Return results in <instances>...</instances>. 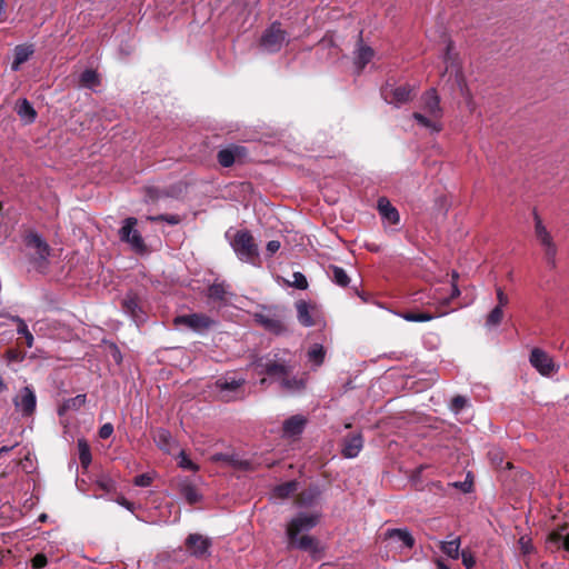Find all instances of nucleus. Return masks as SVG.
<instances>
[{"label":"nucleus","mask_w":569,"mask_h":569,"mask_svg":"<svg viewBox=\"0 0 569 569\" xmlns=\"http://www.w3.org/2000/svg\"><path fill=\"white\" fill-rule=\"evenodd\" d=\"M321 515L319 512H299L287 523V548L309 552L313 558L321 553L322 549L317 538L308 535L318 526Z\"/></svg>","instance_id":"nucleus-1"},{"label":"nucleus","mask_w":569,"mask_h":569,"mask_svg":"<svg viewBox=\"0 0 569 569\" xmlns=\"http://www.w3.org/2000/svg\"><path fill=\"white\" fill-rule=\"evenodd\" d=\"M420 102L425 113L413 112L412 118L418 124L429 129L431 132H440L442 130L440 119L442 118L443 110L440 106V97L437 90L433 88L427 90L421 96Z\"/></svg>","instance_id":"nucleus-2"},{"label":"nucleus","mask_w":569,"mask_h":569,"mask_svg":"<svg viewBox=\"0 0 569 569\" xmlns=\"http://www.w3.org/2000/svg\"><path fill=\"white\" fill-rule=\"evenodd\" d=\"M244 377L234 372H227L220 376L213 383V390L220 400L231 402L244 398Z\"/></svg>","instance_id":"nucleus-3"},{"label":"nucleus","mask_w":569,"mask_h":569,"mask_svg":"<svg viewBox=\"0 0 569 569\" xmlns=\"http://www.w3.org/2000/svg\"><path fill=\"white\" fill-rule=\"evenodd\" d=\"M253 319L268 332L277 336L287 332L284 309L280 306H260L253 313Z\"/></svg>","instance_id":"nucleus-4"},{"label":"nucleus","mask_w":569,"mask_h":569,"mask_svg":"<svg viewBox=\"0 0 569 569\" xmlns=\"http://www.w3.org/2000/svg\"><path fill=\"white\" fill-rule=\"evenodd\" d=\"M230 244L241 261L254 264L259 259L258 244L250 231L246 229L238 230Z\"/></svg>","instance_id":"nucleus-5"},{"label":"nucleus","mask_w":569,"mask_h":569,"mask_svg":"<svg viewBox=\"0 0 569 569\" xmlns=\"http://www.w3.org/2000/svg\"><path fill=\"white\" fill-rule=\"evenodd\" d=\"M288 43L289 36L287 31L281 28L280 22L274 21L262 32L259 48L267 53H277Z\"/></svg>","instance_id":"nucleus-6"},{"label":"nucleus","mask_w":569,"mask_h":569,"mask_svg":"<svg viewBox=\"0 0 569 569\" xmlns=\"http://www.w3.org/2000/svg\"><path fill=\"white\" fill-rule=\"evenodd\" d=\"M24 244L31 251L30 260L37 268H46L51 248L37 232H30L24 237Z\"/></svg>","instance_id":"nucleus-7"},{"label":"nucleus","mask_w":569,"mask_h":569,"mask_svg":"<svg viewBox=\"0 0 569 569\" xmlns=\"http://www.w3.org/2000/svg\"><path fill=\"white\" fill-rule=\"evenodd\" d=\"M138 219L129 217L123 220L122 227L119 229V238L122 242L130 246L136 253L143 254L148 251L147 244L137 229Z\"/></svg>","instance_id":"nucleus-8"},{"label":"nucleus","mask_w":569,"mask_h":569,"mask_svg":"<svg viewBox=\"0 0 569 569\" xmlns=\"http://www.w3.org/2000/svg\"><path fill=\"white\" fill-rule=\"evenodd\" d=\"M416 96V88L411 84L392 86L387 83L381 88V97L383 100L399 108L401 104L408 103Z\"/></svg>","instance_id":"nucleus-9"},{"label":"nucleus","mask_w":569,"mask_h":569,"mask_svg":"<svg viewBox=\"0 0 569 569\" xmlns=\"http://www.w3.org/2000/svg\"><path fill=\"white\" fill-rule=\"evenodd\" d=\"M173 325L176 327H186L197 333H204L216 325V321L204 313L194 312L177 316L173 319Z\"/></svg>","instance_id":"nucleus-10"},{"label":"nucleus","mask_w":569,"mask_h":569,"mask_svg":"<svg viewBox=\"0 0 569 569\" xmlns=\"http://www.w3.org/2000/svg\"><path fill=\"white\" fill-rule=\"evenodd\" d=\"M529 362L541 376L550 377L559 370L553 359L540 348L531 350Z\"/></svg>","instance_id":"nucleus-11"},{"label":"nucleus","mask_w":569,"mask_h":569,"mask_svg":"<svg viewBox=\"0 0 569 569\" xmlns=\"http://www.w3.org/2000/svg\"><path fill=\"white\" fill-rule=\"evenodd\" d=\"M535 233L541 246L545 247V254L548 263L551 267L556 266L557 247L546 227L543 226L540 217L535 212Z\"/></svg>","instance_id":"nucleus-12"},{"label":"nucleus","mask_w":569,"mask_h":569,"mask_svg":"<svg viewBox=\"0 0 569 569\" xmlns=\"http://www.w3.org/2000/svg\"><path fill=\"white\" fill-rule=\"evenodd\" d=\"M14 407L21 411L22 416H31L37 406V397L32 388L23 387L13 398Z\"/></svg>","instance_id":"nucleus-13"},{"label":"nucleus","mask_w":569,"mask_h":569,"mask_svg":"<svg viewBox=\"0 0 569 569\" xmlns=\"http://www.w3.org/2000/svg\"><path fill=\"white\" fill-rule=\"evenodd\" d=\"M211 545V539L200 533H190L184 542L186 550L197 558H202L209 555Z\"/></svg>","instance_id":"nucleus-14"},{"label":"nucleus","mask_w":569,"mask_h":569,"mask_svg":"<svg viewBox=\"0 0 569 569\" xmlns=\"http://www.w3.org/2000/svg\"><path fill=\"white\" fill-rule=\"evenodd\" d=\"M176 488L189 505H196L202 500V493L188 477L177 478Z\"/></svg>","instance_id":"nucleus-15"},{"label":"nucleus","mask_w":569,"mask_h":569,"mask_svg":"<svg viewBox=\"0 0 569 569\" xmlns=\"http://www.w3.org/2000/svg\"><path fill=\"white\" fill-rule=\"evenodd\" d=\"M259 367H261V373H266L267 376L279 380L292 372V367L284 360L278 358L267 359L266 362H260Z\"/></svg>","instance_id":"nucleus-16"},{"label":"nucleus","mask_w":569,"mask_h":569,"mask_svg":"<svg viewBox=\"0 0 569 569\" xmlns=\"http://www.w3.org/2000/svg\"><path fill=\"white\" fill-rule=\"evenodd\" d=\"M297 318L300 325L303 327L316 326L319 318V311L316 306L310 305L305 300L296 302Z\"/></svg>","instance_id":"nucleus-17"},{"label":"nucleus","mask_w":569,"mask_h":569,"mask_svg":"<svg viewBox=\"0 0 569 569\" xmlns=\"http://www.w3.org/2000/svg\"><path fill=\"white\" fill-rule=\"evenodd\" d=\"M122 310L130 316L137 323L143 322L146 320V313L142 310L138 297L129 292L121 301Z\"/></svg>","instance_id":"nucleus-18"},{"label":"nucleus","mask_w":569,"mask_h":569,"mask_svg":"<svg viewBox=\"0 0 569 569\" xmlns=\"http://www.w3.org/2000/svg\"><path fill=\"white\" fill-rule=\"evenodd\" d=\"M247 156V149L242 146L232 144L217 153V160L224 168L231 167L238 159Z\"/></svg>","instance_id":"nucleus-19"},{"label":"nucleus","mask_w":569,"mask_h":569,"mask_svg":"<svg viewBox=\"0 0 569 569\" xmlns=\"http://www.w3.org/2000/svg\"><path fill=\"white\" fill-rule=\"evenodd\" d=\"M307 425V419L302 415H295L286 419L282 423V437L293 438L300 436Z\"/></svg>","instance_id":"nucleus-20"},{"label":"nucleus","mask_w":569,"mask_h":569,"mask_svg":"<svg viewBox=\"0 0 569 569\" xmlns=\"http://www.w3.org/2000/svg\"><path fill=\"white\" fill-rule=\"evenodd\" d=\"M385 538L396 542L400 549H411L415 546V538L406 528L388 529Z\"/></svg>","instance_id":"nucleus-21"},{"label":"nucleus","mask_w":569,"mask_h":569,"mask_svg":"<svg viewBox=\"0 0 569 569\" xmlns=\"http://www.w3.org/2000/svg\"><path fill=\"white\" fill-rule=\"evenodd\" d=\"M377 208L382 219L387 220L391 224L399 223V212L386 197L379 198Z\"/></svg>","instance_id":"nucleus-22"},{"label":"nucleus","mask_w":569,"mask_h":569,"mask_svg":"<svg viewBox=\"0 0 569 569\" xmlns=\"http://www.w3.org/2000/svg\"><path fill=\"white\" fill-rule=\"evenodd\" d=\"M363 441L361 435H353L343 439L342 456L346 458H355L362 449Z\"/></svg>","instance_id":"nucleus-23"},{"label":"nucleus","mask_w":569,"mask_h":569,"mask_svg":"<svg viewBox=\"0 0 569 569\" xmlns=\"http://www.w3.org/2000/svg\"><path fill=\"white\" fill-rule=\"evenodd\" d=\"M14 109L17 114L26 124H30L36 121L37 111L27 99L18 100Z\"/></svg>","instance_id":"nucleus-24"},{"label":"nucleus","mask_w":569,"mask_h":569,"mask_svg":"<svg viewBox=\"0 0 569 569\" xmlns=\"http://www.w3.org/2000/svg\"><path fill=\"white\" fill-rule=\"evenodd\" d=\"M327 273L331 281L339 287L346 288L350 283V277L347 274L346 270L339 266L329 264Z\"/></svg>","instance_id":"nucleus-25"},{"label":"nucleus","mask_w":569,"mask_h":569,"mask_svg":"<svg viewBox=\"0 0 569 569\" xmlns=\"http://www.w3.org/2000/svg\"><path fill=\"white\" fill-rule=\"evenodd\" d=\"M153 440L159 449L170 452L171 450V443H172V436L169 430L164 428H158L153 432Z\"/></svg>","instance_id":"nucleus-26"},{"label":"nucleus","mask_w":569,"mask_h":569,"mask_svg":"<svg viewBox=\"0 0 569 569\" xmlns=\"http://www.w3.org/2000/svg\"><path fill=\"white\" fill-rule=\"evenodd\" d=\"M32 53L33 50L30 47L17 46L14 49V59L11 63V69L13 71H18L20 66L28 61Z\"/></svg>","instance_id":"nucleus-27"},{"label":"nucleus","mask_w":569,"mask_h":569,"mask_svg":"<svg viewBox=\"0 0 569 569\" xmlns=\"http://www.w3.org/2000/svg\"><path fill=\"white\" fill-rule=\"evenodd\" d=\"M228 293V286L224 282H213L208 288V298L214 301H224Z\"/></svg>","instance_id":"nucleus-28"},{"label":"nucleus","mask_w":569,"mask_h":569,"mask_svg":"<svg viewBox=\"0 0 569 569\" xmlns=\"http://www.w3.org/2000/svg\"><path fill=\"white\" fill-rule=\"evenodd\" d=\"M373 50L369 46H360L357 50L355 63L359 69H363L366 64L372 59Z\"/></svg>","instance_id":"nucleus-29"},{"label":"nucleus","mask_w":569,"mask_h":569,"mask_svg":"<svg viewBox=\"0 0 569 569\" xmlns=\"http://www.w3.org/2000/svg\"><path fill=\"white\" fill-rule=\"evenodd\" d=\"M281 388L288 392L300 391L305 388V382L302 379H298L296 377L284 376L280 379Z\"/></svg>","instance_id":"nucleus-30"},{"label":"nucleus","mask_w":569,"mask_h":569,"mask_svg":"<svg viewBox=\"0 0 569 569\" xmlns=\"http://www.w3.org/2000/svg\"><path fill=\"white\" fill-rule=\"evenodd\" d=\"M86 401H87L86 395H78L73 398H69L63 402V405L59 409V413L62 415L64 411H68V410H78L82 406H84Z\"/></svg>","instance_id":"nucleus-31"},{"label":"nucleus","mask_w":569,"mask_h":569,"mask_svg":"<svg viewBox=\"0 0 569 569\" xmlns=\"http://www.w3.org/2000/svg\"><path fill=\"white\" fill-rule=\"evenodd\" d=\"M80 82L83 87L92 89L100 84L99 74L92 69H87L81 73Z\"/></svg>","instance_id":"nucleus-32"},{"label":"nucleus","mask_w":569,"mask_h":569,"mask_svg":"<svg viewBox=\"0 0 569 569\" xmlns=\"http://www.w3.org/2000/svg\"><path fill=\"white\" fill-rule=\"evenodd\" d=\"M79 460L83 468L91 463V451L88 442L84 439L78 440Z\"/></svg>","instance_id":"nucleus-33"},{"label":"nucleus","mask_w":569,"mask_h":569,"mask_svg":"<svg viewBox=\"0 0 569 569\" xmlns=\"http://www.w3.org/2000/svg\"><path fill=\"white\" fill-rule=\"evenodd\" d=\"M460 549V539L455 538L441 543V551L452 559H458Z\"/></svg>","instance_id":"nucleus-34"},{"label":"nucleus","mask_w":569,"mask_h":569,"mask_svg":"<svg viewBox=\"0 0 569 569\" xmlns=\"http://www.w3.org/2000/svg\"><path fill=\"white\" fill-rule=\"evenodd\" d=\"M298 488V482L295 480L281 483L274 488L277 497L284 499L291 496Z\"/></svg>","instance_id":"nucleus-35"},{"label":"nucleus","mask_w":569,"mask_h":569,"mask_svg":"<svg viewBox=\"0 0 569 569\" xmlns=\"http://www.w3.org/2000/svg\"><path fill=\"white\" fill-rule=\"evenodd\" d=\"M12 320L14 322H17L18 325V328H17V332L21 336H23L26 338V343L29 348L32 347L33 345V336L32 333L29 331L28 329V326L26 325L24 320L21 319L20 317L16 316V317H12Z\"/></svg>","instance_id":"nucleus-36"},{"label":"nucleus","mask_w":569,"mask_h":569,"mask_svg":"<svg viewBox=\"0 0 569 569\" xmlns=\"http://www.w3.org/2000/svg\"><path fill=\"white\" fill-rule=\"evenodd\" d=\"M401 317L410 322H426L432 320L436 317V315L429 312L407 311L402 313Z\"/></svg>","instance_id":"nucleus-37"},{"label":"nucleus","mask_w":569,"mask_h":569,"mask_svg":"<svg viewBox=\"0 0 569 569\" xmlns=\"http://www.w3.org/2000/svg\"><path fill=\"white\" fill-rule=\"evenodd\" d=\"M503 319V311L501 307H495L486 318V327L495 328L501 323Z\"/></svg>","instance_id":"nucleus-38"},{"label":"nucleus","mask_w":569,"mask_h":569,"mask_svg":"<svg viewBox=\"0 0 569 569\" xmlns=\"http://www.w3.org/2000/svg\"><path fill=\"white\" fill-rule=\"evenodd\" d=\"M326 351L321 345H313L308 351V358L311 362L320 366L323 362Z\"/></svg>","instance_id":"nucleus-39"},{"label":"nucleus","mask_w":569,"mask_h":569,"mask_svg":"<svg viewBox=\"0 0 569 569\" xmlns=\"http://www.w3.org/2000/svg\"><path fill=\"white\" fill-rule=\"evenodd\" d=\"M179 462L178 466L182 469L191 470V471H198L199 466L194 463L190 458L187 456V453L182 450L180 451L179 456Z\"/></svg>","instance_id":"nucleus-40"},{"label":"nucleus","mask_w":569,"mask_h":569,"mask_svg":"<svg viewBox=\"0 0 569 569\" xmlns=\"http://www.w3.org/2000/svg\"><path fill=\"white\" fill-rule=\"evenodd\" d=\"M150 221H164L168 224L176 226L181 222V218L178 214H158V216H149L147 218Z\"/></svg>","instance_id":"nucleus-41"},{"label":"nucleus","mask_w":569,"mask_h":569,"mask_svg":"<svg viewBox=\"0 0 569 569\" xmlns=\"http://www.w3.org/2000/svg\"><path fill=\"white\" fill-rule=\"evenodd\" d=\"M319 495L320 491L317 488L303 491L300 495V502L302 505L309 506L319 497Z\"/></svg>","instance_id":"nucleus-42"},{"label":"nucleus","mask_w":569,"mask_h":569,"mask_svg":"<svg viewBox=\"0 0 569 569\" xmlns=\"http://www.w3.org/2000/svg\"><path fill=\"white\" fill-rule=\"evenodd\" d=\"M292 277L293 281L290 283L292 287L300 290H306L308 288V281L303 273L297 271L293 272Z\"/></svg>","instance_id":"nucleus-43"},{"label":"nucleus","mask_w":569,"mask_h":569,"mask_svg":"<svg viewBox=\"0 0 569 569\" xmlns=\"http://www.w3.org/2000/svg\"><path fill=\"white\" fill-rule=\"evenodd\" d=\"M567 530V526H562L559 530H555L552 532H550L549 537H548V541L552 545H556L557 547H560V545H562L563 542V535L562 532Z\"/></svg>","instance_id":"nucleus-44"},{"label":"nucleus","mask_w":569,"mask_h":569,"mask_svg":"<svg viewBox=\"0 0 569 569\" xmlns=\"http://www.w3.org/2000/svg\"><path fill=\"white\" fill-rule=\"evenodd\" d=\"M104 343L108 346L109 352H110L112 359L114 360V362L117 365H120L122 362V355H121V351L118 348V346L113 342H107V341H104Z\"/></svg>","instance_id":"nucleus-45"},{"label":"nucleus","mask_w":569,"mask_h":569,"mask_svg":"<svg viewBox=\"0 0 569 569\" xmlns=\"http://www.w3.org/2000/svg\"><path fill=\"white\" fill-rule=\"evenodd\" d=\"M6 357L9 362H21L24 359V353L18 349H8Z\"/></svg>","instance_id":"nucleus-46"},{"label":"nucleus","mask_w":569,"mask_h":569,"mask_svg":"<svg viewBox=\"0 0 569 569\" xmlns=\"http://www.w3.org/2000/svg\"><path fill=\"white\" fill-rule=\"evenodd\" d=\"M211 459H212V461H216V462L223 461V462H227L232 466H234L237 463V460L233 455H228V453H222V452L214 453Z\"/></svg>","instance_id":"nucleus-47"},{"label":"nucleus","mask_w":569,"mask_h":569,"mask_svg":"<svg viewBox=\"0 0 569 569\" xmlns=\"http://www.w3.org/2000/svg\"><path fill=\"white\" fill-rule=\"evenodd\" d=\"M152 482V477L149 473H142L134 478L133 483L138 487H149Z\"/></svg>","instance_id":"nucleus-48"},{"label":"nucleus","mask_w":569,"mask_h":569,"mask_svg":"<svg viewBox=\"0 0 569 569\" xmlns=\"http://www.w3.org/2000/svg\"><path fill=\"white\" fill-rule=\"evenodd\" d=\"M97 485L100 489H102L103 491H107V492L114 490V482L110 478H106V477L100 478L97 481Z\"/></svg>","instance_id":"nucleus-49"},{"label":"nucleus","mask_w":569,"mask_h":569,"mask_svg":"<svg viewBox=\"0 0 569 569\" xmlns=\"http://www.w3.org/2000/svg\"><path fill=\"white\" fill-rule=\"evenodd\" d=\"M467 403V400L462 396H456L451 400V409L456 412L462 410Z\"/></svg>","instance_id":"nucleus-50"},{"label":"nucleus","mask_w":569,"mask_h":569,"mask_svg":"<svg viewBox=\"0 0 569 569\" xmlns=\"http://www.w3.org/2000/svg\"><path fill=\"white\" fill-rule=\"evenodd\" d=\"M496 296H497V300H498L497 307L503 308V307H506L509 303V298L505 293L502 288H500V287L496 288Z\"/></svg>","instance_id":"nucleus-51"},{"label":"nucleus","mask_w":569,"mask_h":569,"mask_svg":"<svg viewBox=\"0 0 569 569\" xmlns=\"http://www.w3.org/2000/svg\"><path fill=\"white\" fill-rule=\"evenodd\" d=\"M48 563L47 557L43 553H37L32 559V567L34 569H41Z\"/></svg>","instance_id":"nucleus-52"},{"label":"nucleus","mask_w":569,"mask_h":569,"mask_svg":"<svg viewBox=\"0 0 569 569\" xmlns=\"http://www.w3.org/2000/svg\"><path fill=\"white\" fill-rule=\"evenodd\" d=\"M113 433V426L110 422L102 425L99 429V437L101 439H108Z\"/></svg>","instance_id":"nucleus-53"},{"label":"nucleus","mask_w":569,"mask_h":569,"mask_svg":"<svg viewBox=\"0 0 569 569\" xmlns=\"http://www.w3.org/2000/svg\"><path fill=\"white\" fill-rule=\"evenodd\" d=\"M451 287H452V290H451L450 297L443 299L441 301V306H448L450 300H452V299H455V298L460 296V289L458 287V283L457 282L451 283Z\"/></svg>","instance_id":"nucleus-54"},{"label":"nucleus","mask_w":569,"mask_h":569,"mask_svg":"<svg viewBox=\"0 0 569 569\" xmlns=\"http://www.w3.org/2000/svg\"><path fill=\"white\" fill-rule=\"evenodd\" d=\"M461 558H462V562L467 567V569H471V567L475 565V559L471 556V553L463 550L461 552Z\"/></svg>","instance_id":"nucleus-55"},{"label":"nucleus","mask_w":569,"mask_h":569,"mask_svg":"<svg viewBox=\"0 0 569 569\" xmlns=\"http://www.w3.org/2000/svg\"><path fill=\"white\" fill-rule=\"evenodd\" d=\"M280 242L278 240H271L267 243L266 250L269 256L274 254L280 249Z\"/></svg>","instance_id":"nucleus-56"},{"label":"nucleus","mask_w":569,"mask_h":569,"mask_svg":"<svg viewBox=\"0 0 569 569\" xmlns=\"http://www.w3.org/2000/svg\"><path fill=\"white\" fill-rule=\"evenodd\" d=\"M453 42L451 40L448 41L446 47V52L443 56V60L446 63H449L453 59Z\"/></svg>","instance_id":"nucleus-57"},{"label":"nucleus","mask_w":569,"mask_h":569,"mask_svg":"<svg viewBox=\"0 0 569 569\" xmlns=\"http://www.w3.org/2000/svg\"><path fill=\"white\" fill-rule=\"evenodd\" d=\"M117 502H118L120 506L124 507L126 509H128V510H130V511H133V510H134V503H133V502H131V501H129V500H127L124 497H119V498L117 499Z\"/></svg>","instance_id":"nucleus-58"},{"label":"nucleus","mask_w":569,"mask_h":569,"mask_svg":"<svg viewBox=\"0 0 569 569\" xmlns=\"http://www.w3.org/2000/svg\"><path fill=\"white\" fill-rule=\"evenodd\" d=\"M455 486L457 488H460L463 492H470L472 489V482L471 481H463V482H456Z\"/></svg>","instance_id":"nucleus-59"},{"label":"nucleus","mask_w":569,"mask_h":569,"mask_svg":"<svg viewBox=\"0 0 569 569\" xmlns=\"http://www.w3.org/2000/svg\"><path fill=\"white\" fill-rule=\"evenodd\" d=\"M16 446H17V443L13 445V446H2L0 448V457H2L4 455H7L8 452H10Z\"/></svg>","instance_id":"nucleus-60"},{"label":"nucleus","mask_w":569,"mask_h":569,"mask_svg":"<svg viewBox=\"0 0 569 569\" xmlns=\"http://www.w3.org/2000/svg\"><path fill=\"white\" fill-rule=\"evenodd\" d=\"M562 546L567 551H569V535L563 537Z\"/></svg>","instance_id":"nucleus-61"},{"label":"nucleus","mask_w":569,"mask_h":569,"mask_svg":"<svg viewBox=\"0 0 569 569\" xmlns=\"http://www.w3.org/2000/svg\"><path fill=\"white\" fill-rule=\"evenodd\" d=\"M491 457H492V460L496 462V463H500L502 461L501 458L498 457V452H490L489 453Z\"/></svg>","instance_id":"nucleus-62"},{"label":"nucleus","mask_w":569,"mask_h":569,"mask_svg":"<svg viewBox=\"0 0 569 569\" xmlns=\"http://www.w3.org/2000/svg\"><path fill=\"white\" fill-rule=\"evenodd\" d=\"M459 273L457 271H452L451 273V283L457 282L458 283Z\"/></svg>","instance_id":"nucleus-63"},{"label":"nucleus","mask_w":569,"mask_h":569,"mask_svg":"<svg viewBox=\"0 0 569 569\" xmlns=\"http://www.w3.org/2000/svg\"><path fill=\"white\" fill-rule=\"evenodd\" d=\"M438 569H450L445 562L438 561L437 562Z\"/></svg>","instance_id":"nucleus-64"}]
</instances>
